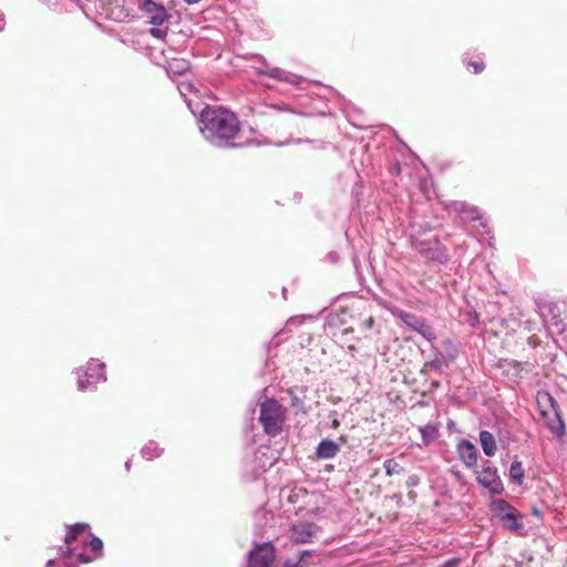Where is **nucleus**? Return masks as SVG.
I'll return each mask as SVG.
<instances>
[{
    "label": "nucleus",
    "mask_w": 567,
    "mask_h": 567,
    "mask_svg": "<svg viewBox=\"0 0 567 567\" xmlns=\"http://www.w3.org/2000/svg\"><path fill=\"white\" fill-rule=\"evenodd\" d=\"M202 131L220 141L234 140L240 123L235 113L224 107L206 106L200 112Z\"/></svg>",
    "instance_id": "obj_1"
},
{
    "label": "nucleus",
    "mask_w": 567,
    "mask_h": 567,
    "mask_svg": "<svg viewBox=\"0 0 567 567\" xmlns=\"http://www.w3.org/2000/svg\"><path fill=\"white\" fill-rule=\"evenodd\" d=\"M536 400L539 413L546 426L557 439L560 440L566 433V425L561 416L559 404L546 391L538 392Z\"/></svg>",
    "instance_id": "obj_2"
},
{
    "label": "nucleus",
    "mask_w": 567,
    "mask_h": 567,
    "mask_svg": "<svg viewBox=\"0 0 567 567\" xmlns=\"http://www.w3.org/2000/svg\"><path fill=\"white\" fill-rule=\"evenodd\" d=\"M285 420L286 410L277 400L268 399L261 403L259 421L268 435L276 436L281 433Z\"/></svg>",
    "instance_id": "obj_3"
},
{
    "label": "nucleus",
    "mask_w": 567,
    "mask_h": 567,
    "mask_svg": "<svg viewBox=\"0 0 567 567\" xmlns=\"http://www.w3.org/2000/svg\"><path fill=\"white\" fill-rule=\"evenodd\" d=\"M276 559V548L270 543L256 545L248 556V567H271Z\"/></svg>",
    "instance_id": "obj_4"
},
{
    "label": "nucleus",
    "mask_w": 567,
    "mask_h": 567,
    "mask_svg": "<svg viewBox=\"0 0 567 567\" xmlns=\"http://www.w3.org/2000/svg\"><path fill=\"white\" fill-rule=\"evenodd\" d=\"M105 380V364L92 359L87 362L84 373L79 377V388L85 390Z\"/></svg>",
    "instance_id": "obj_5"
},
{
    "label": "nucleus",
    "mask_w": 567,
    "mask_h": 567,
    "mask_svg": "<svg viewBox=\"0 0 567 567\" xmlns=\"http://www.w3.org/2000/svg\"><path fill=\"white\" fill-rule=\"evenodd\" d=\"M140 11L147 17L148 22L153 25H162L171 18L166 8L153 0H137Z\"/></svg>",
    "instance_id": "obj_6"
},
{
    "label": "nucleus",
    "mask_w": 567,
    "mask_h": 567,
    "mask_svg": "<svg viewBox=\"0 0 567 567\" xmlns=\"http://www.w3.org/2000/svg\"><path fill=\"white\" fill-rule=\"evenodd\" d=\"M396 317L409 328L420 333L427 341H432L436 338L433 328L422 317H417L414 313L399 311Z\"/></svg>",
    "instance_id": "obj_7"
},
{
    "label": "nucleus",
    "mask_w": 567,
    "mask_h": 567,
    "mask_svg": "<svg viewBox=\"0 0 567 567\" xmlns=\"http://www.w3.org/2000/svg\"><path fill=\"white\" fill-rule=\"evenodd\" d=\"M319 532V527L312 523H298L290 527V539L296 544L310 543Z\"/></svg>",
    "instance_id": "obj_8"
},
{
    "label": "nucleus",
    "mask_w": 567,
    "mask_h": 567,
    "mask_svg": "<svg viewBox=\"0 0 567 567\" xmlns=\"http://www.w3.org/2000/svg\"><path fill=\"white\" fill-rule=\"evenodd\" d=\"M476 478L481 485L488 488L492 493H501L503 491V484L495 467L484 466L482 471L476 472Z\"/></svg>",
    "instance_id": "obj_9"
},
{
    "label": "nucleus",
    "mask_w": 567,
    "mask_h": 567,
    "mask_svg": "<svg viewBox=\"0 0 567 567\" xmlns=\"http://www.w3.org/2000/svg\"><path fill=\"white\" fill-rule=\"evenodd\" d=\"M456 452L460 461L466 468L472 470L476 466L478 460V450L472 442L465 439L461 440L457 443Z\"/></svg>",
    "instance_id": "obj_10"
},
{
    "label": "nucleus",
    "mask_w": 567,
    "mask_h": 567,
    "mask_svg": "<svg viewBox=\"0 0 567 567\" xmlns=\"http://www.w3.org/2000/svg\"><path fill=\"white\" fill-rule=\"evenodd\" d=\"M339 442L340 443H337V442L331 441V440H322L318 444L317 450H316V453H317L318 457H320V458H332V457H334L337 455V453L340 451V445L344 444L347 442L346 437L341 435L339 437Z\"/></svg>",
    "instance_id": "obj_11"
},
{
    "label": "nucleus",
    "mask_w": 567,
    "mask_h": 567,
    "mask_svg": "<svg viewBox=\"0 0 567 567\" xmlns=\"http://www.w3.org/2000/svg\"><path fill=\"white\" fill-rule=\"evenodd\" d=\"M251 112L260 117H266L271 123L279 122L280 115L289 114L291 111L287 106H279V105H269L266 107L265 111H258L252 109Z\"/></svg>",
    "instance_id": "obj_12"
},
{
    "label": "nucleus",
    "mask_w": 567,
    "mask_h": 567,
    "mask_svg": "<svg viewBox=\"0 0 567 567\" xmlns=\"http://www.w3.org/2000/svg\"><path fill=\"white\" fill-rule=\"evenodd\" d=\"M480 442H481V445H482V449H483L484 453L487 456H494L495 455V453L497 451V446H496L495 437H494V435L491 432L482 431L480 433Z\"/></svg>",
    "instance_id": "obj_13"
},
{
    "label": "nucleus",
    "mask_w": 567,
    "mask_h": 567,
    "mask_svg": "<svg viewBox=\"0 0 567 567\" xmlns=\"http://www.w3.org/2000/svg\"><path fill=\"white\" fill-rule=\"evenodd\" d=\"M312 553L310 550H302L296 558H288L284 561L282 567H309V558Z\"/></svg>",
    "instance_id": "obj_14"
},
{
    "label": "nucleus",
    "mask_w": 567,
    "mask_h": 567,
    "mask_svg": "<svg viewBox=\"0 0 567 567\" xmlns=\"http://www.w3.org/2000/svg\"><path fill=\"white\" fill-rule=\"evenodd\" d=\"M504 526L511 530H517L522 528L520 516L515 509H511L502 516Z\"/></svg>",
    "instance_id": "obj_15"
},
{
    "label": "nucleus",
    "mask_w": 567,
    "mask_h": 567,
    "mask_svg": "<svg viewBox=\"0 0 567 567\" xmlns=\"http://www.w3.org/2000/svg\"><path fill=\"white\" fill-rule=\"evenodd\" d=\"M424 445H429L434 442L439 436V429L436 425L426 424L419 429Z\"/></svg>",
    "instance_id": "obj_16"
},
{
    "label": "nucleus",
    "mask_w": 567,
    "mask_h": 567,
    "mask_svg": "<svg viewBox=\"0 0 567 567\" xmlns=\"http://www.w3.org/2000/svg\"><path fill=\"white\" fill-rule=\"evenodd\" d=\"M89 528V525L85 523H76L73 525H70L68 527V533L65 535L64 542L65 544L73 543L78 536L82 533H84Z\"/></svg>",
    "instance_id": "obj_17"
},
{
    "label": "nucleus",
    "mask_w": 567,
    "mask_h": 567,
    "mask_svg": "<svg viewBox=\"0 0 567 567\" xmlns=\"http://www.w3.org/2000/svg\"><path fill=\"white\" fill-rule=\"evenodd\" d=\"M509 477L513 482L522 485L525 477V471L520 461H514L509 468Z\"/></svg>",
    "instance_id": "obj_18"
},
{
    "label": "nucleus",
    "mask_w": 567,
    "mask_h": 567,
    "mask_svg": "<svg viewBox=\"0 0 567 567\" xmlns=\"http://www.w3.org/2000/svg\"><path fill=\"white\" fill-rule=\"evenodd\" d=\"M383 467L388 476L399 475L403 473V467L394 458L385 460L383 463Z\"/></svg>",
    "instance_id": "obj_19"
},
{
    "label": "nucleus",
    "mask_w": 567,
    "mask_h": 567,
    "mask_svg": "<svg viewBox=\"0 0 567 567\" xmlns=\"http://www.w3.org/2000/svg\"><path fill=\"white\" fill-rule=\"evenodd\" d=\"M142 453L145 458L152 460L154 457H158L162 454V449H159L155 442H150L143 447Z\"/></svg>",
    "instance_id": "obj_20"
},
{
    "label": "nucleus",
    "mask_w": 567,
    "mask_h": 567,
    "mask_svg": "<svg viewBox=\"0 0 567 567\" xmlns=\"http://www.w3.org/2000/svg\"><path fill=\"white\" fill-rule=\"evenodd\" d=\"M89 547L94 553V558H100L103 555V542L101 538L94 536L90 543Z\"/></svg>",
    "instance_id": "obj_21"
},
{
    "label": "nucleus",
    "mask_w": 567,
    "mask_h": 567,
    "mask_svg": "<svg viewBox=\"0 0 567 567\" xmlns=\"http://www.w3.org/2000/svg\"><path fill=\"white\" fill-rule=\"evenodd\" d=\"M288 394L291 398V405L298 410H301L302 412H306L303 401L295 394L292 389L288 390Z\"/></svg>",
    "instance_id": "obj_22"
},
{
    "label": "nucleus",
    "mask_w": 567,
    "mask_h": 567,
    "mask_svg": "<svg viewBox=\"0 0 567 567\" xmlns=\"http://www.w3.org/2000/svg\"><path fill=\"white\" fill-rule=\"evenodd\" d=\"M468 68L473 69L474 74H480L484 71L485 64L481 59H476L468 62Z\"/></svg>",
    "instance_id": "obj_23"
},
{
    "label": "nucleus",
    "mask_w": 567,
    "mask_h": 567,
    "mask_svg": "<svg viewBox=\"0 0 567 567\" xmlns=\"http://www.w3.org/2000/svg\"><path fill=\"white\" fill-rule=\"evenodd\" d=\"M268 75L272 79H278L280 81H288V78L285 75V73L280 69H272Z\"/></svg>",
    "instance_id": "obj_24"
},
{
    "label": "nucleus",
    "mask_w": 567,
    "mask_h": 567,
    "mask_svg": "<svg viewBox=\"0 0 567 567\" xmlns=\"http://www.w3.org/2000/svg\"><path fill=\"white\" fill-rule=\"evenodd\" d=\"M150 33L152 37L156 38V39H164L167 34V31L165 30H161L158 28H152L150 30Z\"/></svg>",
    "instance_id": "obj_25"
},
{
    "label": "nucleus",
    "mask_w": 567,
    "mask_h": 567,
    "mask_svg": "<svg viewBox=\"0 0 567 567\" xmlns=\"http://www.w3.org/2000/svg\"><path fill=\"white\" fill-rule=\"evenodd\" d=\"M460 561L461 560L458 558H452L445 561L441 567H457Z\"/></svg>",
    "instance_id": "obj_26"
},
{
    "label": "nucleus",
    "mask_w": 567,
    "mask_h": 567,
    "mask_svg": "<svg viewBox=\"0 0 567 567\" xmlns=\"http://www.w3.org/2000/svg\"><path fill=\"white\" fill-rule=\"evenodd\" d=\"M93 559H95V558H94V557H93V558H91V557H89V556H87V555H85V554H79V555H78V560H79L80 563H83V564L91 563Z\"/></svg>",
    "instance_id": "obj_27"
},
{
    "label": "nucleus",
    "mask_w": 567,
    "mask_h": 567,
    "mask_svg": "<svg viewBox=\"0 0 567 567\" xmlns=\"http://www.w3.org/2000/svg\"><path fill=\"white\" fill-rule=\"evenodd\" d=\"M363 324H364V327H365L367 329H371V328L373 327V324H374V319H373V317H371V316H370L369 318H367V319L363 321Z\"/></svg>",
    "instance_id": "obj_28"
},
{
    "label": "nucleus",
    "mask_w": 567,
    "mask_h": 567,
    "mask_svg": "<svg viewBox=\"0 0 567 567\" xmlns=\"http://www.w3.org/2000/svg\"><path fill=\"white\" fill-rule=\"evenodd\" d=\"M332 429H338L340 426L339 420L334 419L331 423Z\"/></svg>",
    "instance_id": "obj_29"
},
{
    "label": "nucleus",
    "mask_w": 567,
    "mask_h": 567,
    "mask_svg": "<svg viewBox=\"0 0 567 567\" xmlns=\"http://www.w3.org/2000/svg\"><path fill=\"white\" fill-rule=\"evenodd\" d=\"M185 2H187L188 4H195V3H198L200 0H184Z\"/></svg>",
    "instance_id": "obj_30"
},
{
    "label": "nucleus",
    "mask_w": 567,
    "mask_h": 567,
    "mask_svg": "<svg viewBox=\"0 0 567 567\" xmlns=\"http://www.w3.org/2000/svg\"><path fill=\"white\" fill-rule=\"evenodd\" d=\"M71 554H72L71 549H68V550L65 551V555H64V556H65V557H70V556H71Z\"/></svg>",
    "instance_id": "obj_31"
},
{
    "label": "nucleus",
    "mask_w": 567,
    "mask_h": 567,
    "mask_svg": "<svg viewBox=\"0 0 567 567\" xmlns=\"http://www.w3.org/2000/svg\"><path fill=\"white\" fill-rule=\"evenodd\" d=\"M53 564H54V563H53V560H49V561H48V566H49V567H50V566H52Z\"/></svg>",
    "instance_id": "obj_32"
},
{
    "label": "nucleus",
    "mask_w": 567,
    "mask_h": 567,
    "mask_svg": "<svg viewBox=\"0 0 567 567\" xmlns=\"http://www.w3.org/2000/svg\"><path fill=\"white\" fill-rule=\"evenodd\" d=\"M472 215H476V210L471 212ZM474 218V216H472Z\"/></svg>",
    "instance_id": "obj_33"
},
{
    "label": "nucleus",
    "mask_w": 567,
    "mask_h": 567,
    "mask_svg": "<svg viewBox=\"0 0 567 567\" xmlns=\"http://www.w3.org/2000/svg\"><path fill=\"white\" fill-rule=\"evenodd\" d=\"M2 18V14L0 13V19Z\"/></svg>",
    "instance_id": "obj_34"
}]
</instances>
